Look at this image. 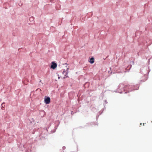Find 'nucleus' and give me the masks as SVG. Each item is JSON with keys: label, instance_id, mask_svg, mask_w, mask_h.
<instances>
[{"label": "nucleus", "instance_id": "1", "mask_svg": "<svg viewBox=\"0 0 152 152\" xmlns=\"http://www.w3.org/2000/svg\"><path fill=\"white\" fill-rule=\"evenodd\" d=\"M45 102L46 104H49L50 101V99L49 97L45 98L44 99Z\"/></svg>", "mask_w": 152, "mask_h": 152}, {"label": "nucleus", "instance_id": "2", "mask_svg": "<svg viewBox=\"0 0 152 152\" xmlns=\"http://www.w3.org/2000/svg\"><path fill=\"white\" fill-rule=\"evenodd\" d=\"M57 66V64L56 63H54L53 62H52L51 65L50 66V68L53 69H55Z\"/></svg>", "mask_w": 152, "mask_h": 152}, {"label": "nucleus", "instance_id": "3", "mask_svg": "<svg viewBox=\"0 0 152 152\" xmlns=\"http://www.w3.org/2000/svg\"><path fill=\"white\" fill-rule=\"evenodd\" d=\"M68 68H67L66 70H64L63 72H62L63 74L65 76H66L68 74Z\"/></svg>", "mask_w": 152, "mask_h": 152}, {"label": "nucleus", "instance_id": "4", "mask_svg": "<svg viewBox=\"0 0 152 152\" xmlns=\"http://www.w3.org/2000/svg\"><path fill=\"white\" fill-rule=\"evenodd\" d=\"M89 62L91 64H93L94 62V58L93 57L91 58L90 59Z\"/></svg>", "mask_w": 152, "mask_h": 152}, {"label": "nucleus", "instance_id": "5", "mask_svg": "<svg viewBox=\"0 0 152 152\" xmlns=\"http://www.w3.org/2000/svg\"><path fill=\"white\" fill-rule=\"evenodd\" d=\"M123 86V85L122 84H121L120 85V87H122Z\"/></svg>", "mask_w": 152, "mask_h": 152}, {"label": "nucleus", "instance_id": "6", "mask_svg": "<svg viewBox=\"0 0 152 152\" xmlns=\"http://www.w3.org/2000/svg\"><path fill=\"white\" fill-rule=\"evenodd\" d=\"M1 105L2 107H3V106H4V104L3 103Z\"/></svg>", "mask_w": 152, "mask_h": 152}, {"label": "nucleus", "instance_id": "7", "mask_svg": "<svg viewBox=\"0 0 152 152\" xmlns=\"http://www.w3.org/2000/svg\"><path fill=\"white\" fill-rule=\"evenodd\" d=\"M68 77V76H66V77H65H65H64V78H64V79H65V78H66V77Z\"/></svg>", "mask_w": 152, "mask_h": 152}, {"label": "nucleus", "instance_id": "8", "mask_svg": "<svg viewBox=\"0 0 152 152\" xmlns=\"http://www.w3.org/2000/svg\"><path fill=\"white\" fill-rule=\"evenodd\" d=\"M38 89H38V88H37V89L36 90V91H37V90H38Z\"/></svg>", "mask_w": 152, "mask_h": 152}, {"label": "nucleus", "instance_id": "9", "mask_svg": "<svg viewBox=\"0 0 152 152\" xmlns=\"http://www.w3.org/2000/svg\"><path fill=\"white\" fill-rule=\"evenodd\" d=\"M60 78V77H58V78L59 79Z\"/></svg>", "mask_w": 152, "mask_h": 152}]
</instances>
